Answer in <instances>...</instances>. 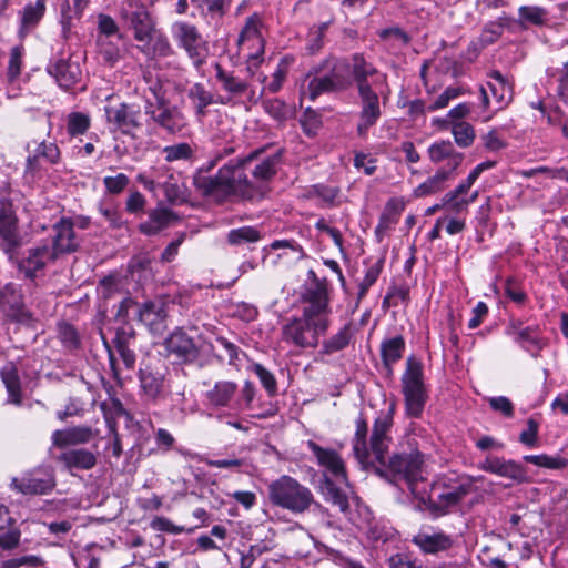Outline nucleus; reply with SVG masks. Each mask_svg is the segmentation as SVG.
I'll use <instances>...</instances> for the list:
<instances>
[{"label":"nucleus","mask_w":568,"mask_h":568,"mask_svg":"<svg viewBox=\"0 0 568 568\" xmlns=\"http://www.w3.org/2000/svg\"><path fill=\"white\" fill-rule=\"evenodd\" d=\"M392 425V412L375 419L371 435V448L374 459L372 465H368L365 470L396 486L404 483L412 493H415V485L422 479L423 455L418 450H412L409 453H396L387 457L392 442L389 436Z\"/></svg>","instance_id":"1"},{"label":"nucleus","mask_w":568,"mask_h":568,"mask_svg":"<svg viewBox=\"0 0 568 568\" xmlns=\"http://www.w3.org/2000/svg\"><path fill=\"white\" fill-rule=\"evenodd\" d=\"M266 146L253 150L248 155L236 160H230L219 169L215 175H206L210 171L199 169L193 176L194 186L205 196H213L224 200L230 196H237L243 200L262 197L263 193L257 192L248 180L245 170L254 160L266 151Z\"/></svg>","instance_id":"2"},{"label":"nucleus","mask_w":568,"mask_h":568,"mask_svg":"<svg viewBox=\"0 0 568 568\" xmlns=\"http://www.w3.org/2000/svg\"><path fill=\"white\" fill-rule=\"evenodd\" d=\"M314 73L301 88V93L312 101L323 93L344 92L353 85L357 88V77L375 74L376 67L362 53H354L349 58H327L314 68Z\"/></svg>","instance_id":"3"},{"label":"nucleus","mask_w":568,"mask_h":568,"mask_svg":"<svg viewBox=\"0 0 568 568\" xmlns=\"http://www.w3.org/2000/svg\"><path fill=\"white\" fill-rule=\"evenodd\" d=\"M357 94L361 101L359 120L356 126L357 134L365 136L382 115L381 102L386 103L390 95L387 74L376 68V73L357 77Z\"/></svg>","instance_id":"4"},{"label":"nucleus","mask_w":568,"mask_h":568,"mask_svg":"<svg viewBox=\"0 0 568 568\" xmlns=\"http://www.w3.org/2000/svg\"><path fill=\"white\" fill-rule=\"evenodd\" d=\"M267 490L272 505L290 510L292 514H303L314 503L311 489L287 475L272 481Z\"/></svg>","instance_id":"5"},{"label":"nucleus","mask_w":568,"mask_h":568,"mask_svg":"<svg viewBox=\"0 0 568 568\" xmlns=\"http://www.w3.org/2000/svg\"><path fill=\"white\" fill-rule=\"evenodd\" d=\"M329 326V320L316 322L302 315L292 318L283 326V339L300 348H314L318 345L320 336L324 335Z\"/></svg>","instance_id":"6"},{"label":"nucleus","mask_w":568,"mask_h":568,"mask_svg":"<svg viewBox=\"0 0 568 568\" xmlns=\"http://www.w3.org/2000/svg\"><path fill=\"white\" fill-rule=\"evenodd\" d=\"M405 407L408 416L417 418L426 404V390L423 383V368L414 357L406 361V369L402 377Z\"/></svg>","instance_id":"7"},{"label":"nucleus","mask_w":568,"mask_h":568,"mask_svg":"<svg viewBox=\"0 0 568 568\" xmlns=\"http://www.w3.org/2000/svg\"><path fill=\"white\" fill-rule=\"evenodd\" d=\"M121 18L133 31L135 41L150 44V37L155 32L156 21L146 6L140 0H124L120 9Z\"/></svg>","instance_id":"8"},{"label":"nucleus","mask_w":568,"mask_h":568,"mask_svg":"<svg viewBox=\"0 0 568 568\" xmlns=\"http://www.w3.org/2000/svg\"><path fill=\"white\" fill-rule=\"evenodd\" d=\"M171 33L179 48L183 49L193 65L200 69L205 63L209 47L196 26L186 21H175L171 27Z\"/></svg>","instance_id":"9"},{"label":"nucleus","mask_w":568,"mask_h":568,"mask_svg":"<svg viewBox=\"0 0 568 568\" xmlns=\"http://www.w3.org/2000/svg\"><path fill=\"white\" fill-rule=\"evenodd\" d=\"M166 356L175 364H194L202 355L201 337H193L183 328H175L164 339Z\"/></svg>","instance_id":"10"},{"label":"nucleus","mask_w":568,"mask_h":568,"mask_svg":"<svg viewBox=\"0 0 568 568\" xmlns=\"http://www.w3.org/2000/svg\"><path fill=\"white\" fill-rule=\"evenodd\" d=\"M304 307L302 315L314 321L329 320L332 312L326 278L316 280L315 285H310L302 294Z\"/></svg>","instance_id":"11"},{"label":"nucleus","mask_w":568,"mask_h":568,"mask_svg":"<svg viewBox=\"0 0 568 568\" xmlns=\"http://www.w3.org/2000/svg\"><path fill=\"white\" fill-rule=\"evenodd\" d=\"M145 114L171 134L181 132L186 125L183 113L176 106H170L165 97L160 94L156 95V104L146 101Z\"/></svg>","instance_id":"12"},{"label":"nucleus","mask_w":568,"mask_h":568,"mask_svg":"<svg viewBox=\"0 0 568 568\" xmlns=\"http://www.w3.org/2000/svg\"><path fill=\"white\" fill-rule=\"evenodd\" d=\"M106 121L121 133L134 136V132L142 128L141 109L131 103H120L114 106L104 108Z\"/></svg>","instance_id":"13"},{"label":"nucleus","mask_w":568,"mask_h":568,"mask_svg":"<svg viewBox=\"0 0 568 568\" xmlns=\"http://www.w3.org/2000/svg\"><path fill=\"white\" fill-rule=\"evenodd\" d=\"M22 245L18 217L9 201H0V247L6 254L13 253Z\"/></svg>","instance_id":"14"},{"label":"nucleus","mask_w":568,"mask_h":568,"mask_svg":"<svg viewBox=\"0 0 568 568\" xmlns=\"http://www.w3.org/2000/svg\"><path fill=\"white\" fill-rule=\"evenodd\" d=\"M47 72L65 91L74 88L82 79L81 65L72 55L53 58L47 65Z\"/></svg>","instance_id":"15"},{"label":"nucleus","mask_w":568,"mask_h":568,"mask_svg":"<svg viewBox=\"0 0 568 568\" xmlns=\"http://www.w3.org/2000/svg\"><path fill=\"white\" fill-rule=\"evenodd\" d=\"M11 486L23 495H45L55 486L52 470L36 469L20 478H13Z\"/></svg>","instance_id":"16"},{"label":"nucleus","mask_w":568,"mask_h":568,"mask_svg":"<svg viewBox=\"0 0 568 568\" xmlns=\"http://www.w3.org/2000/svg\"><path fill=\"white\" fill-rule=\"evenodd\" d=\"M0 307L12 321L30 325L32 313L26 307L21 291L13 284H7L0 293Z\"/></svg>","instance_id":"17"},{"label":"nucleus","mask_w":568,"mask_h":568,"mask_svg":"<svg viewBox=\"0 0 568 568\" xmlns=\"http://www.w3.org/2000/svg\"><path fill=\"white\" fill-rule=\"evenodd\" d=\"M484 471L510 479L515 484L528 481L527 469L515 460H506L497 456H487L479 465Z\"/></svg>","instance_id":"18"},{"label":"nucleus","mask_w":568,"mask_h":568,"mask_svg":"<svg viewBox=\"0 0 568 568\" xmlns=\"http://www.w3.org/2000/svg\"><path fill=\"white\" fill-rule=\"evenodd\" d=\"M112 344L119 353L125 368L133 369L136 363V332L129 322H124L116 327Z\"/></svg>","instance_id":"19"},{"label":"nucleus","mask_w":568,"mask_h":568,"mask_svg":"<svg viewBox=\"0 0 568 568\" xmlns=\"http://www.w3.org/2000/svg\"><path fill=\"white\" fill-rule=\"evenodd\" d=\"M97 433L91 426L79 425L54 430L51 440L52 445L58 448L79 446L90 443L97 436Z\"/></svg>","instance_id":"20"},{"label":"nucleus","mask_w":568,"mask_h":568,"mask_svg":"<svg viewBox=\"0 0 568 568\" xmlns=\"http://www.w3.org/2000/svg\"><path fill=\"white\" fill-rule=\"evenodd\" d=\"M57 258L55 253L45 243L29 248L27 256L20 261L19 268L26 277L33 280L38 271L43 270L48 263L54 262Z\"/></svg>","instance_id":"21"},{"label":"nucleus","mask_w":568,"mask_h":568,"mask_svg":"<svg viewBox=\"0 0 568 568\" xmlns=\"http://www.w3.org/2000/svg\"><path fill=\"white\" fill-rule=\"evenodd\" d=\"M73 222L70 219L62 217L54 224V236L50 248L55 253L57 257L61 254H68L78 250L79 243L75 239Z\"/></svg>","instance_id":"22"},{"label":"nucleus","mask_w":568,"mask_h":568,"mask_svg":"<svg viewBox=\"0 0 568 568\" xmlns=\"http://www.w3.org/2000/svg\"><path fill=\"white\" fill-rule=\"evenodd\" d=\"M307 445L321 466L325 467L335 479L347 484L344 462L336 450L323 448L312 440Z\"/></svg>","instance_id":"23"},{"label":"nucleus","mask_w":568,"mask_h":568,"mask_svg":"<svg viewBox=\"0 0 568 568\" xmlns=\"http://www.w3.org/2000/svg\"><path fill=\"white\" fill-rule=\"evenodd\" d=\"M69 470H90L97 466L98 456L87 448H70L55 457Z\"/></svg>","instance_id":"24"},{"label":"nucleus","mask_w":568,"mask_h":568,"mask_svg":"<svg viewBox=\"0 0 568 568\" xmlns=\"http://www.w3.org/2000/svg\"><path fill=\"white\" fill-rule=\"evenodd\" d=\"M237 390L239 387L235 382L217 381L206 390L205 399L210 407L232 408Z\"/></svg>","instance_id":"25"},{"label":"nucleus","mask_w":568,"mask_h":568,"mask_svg":"<svg viewBox=\"0 0 568 568\" xmlns=\"http://www.w3.org/2000/svg\"><path fill=\"white\" fill-rule=\"evenodd\" d=\"M368 426L367 422L359 417L356 420V432L353 439V453L362 469H366L372 465L374 459L373 450L371 448V440L367 442Z\"/></svg>","instance_id":"26"},{"label":"nucleus","mask_w":568,"mask_h":568,"mask_svg":"<svg viewBox=\"0 0 568 568\" xmlns=\"http://www.w3.org/2000/svg\"><path fill=\"white\" fill-rule=\"evenodd\" d=\"M165 318V305L161 301H146L139 307L138 321L153 332H158L163 327Z\"/></svg>","instance_id":"27"},{"label":"nucleus","mask_w":568,"mask_h":568,"mask_svg":"<svg viewBox=\"0 0 568 568\" xmlns=\"http://www.w3.org/2000/svg\"><path fill=\"white\" fill-rule=\"evenodd\" d=\"M216 79L221 83L222 89L230 94L227 99H221V103H229L232 98L242 97L248 89L246 79L235 75L233 72L226 71L219 63L215 64Z\"/></svg>","instance_id":"28"},{"label":"nucleus","mask_w":568,"mask_h":568,"mask_svg":"<svg viewBox=\"0 0 568 568\" xmlns=\"http://www.w3.org/2000/svg\"><path fill=\"white\" fill-rule=\"evenodd\" d=\"M489 78L493 81L487 82L488 93L490 92L495 100L496 110H503L513 100V87L499 71L490 72Z\"/></svg>","instance_id":"29"},{"label":"nucleus","mask_w":568,"mask_h":568,"mask_svg":"<svg viewBox=\"0 0 568 568\" xmlns=\"http://www.w3.org/2000/svg\"><path fill=\"white\" fill-rule=\"evenodd\" d=\"M139 381L144 394L155 400L163 390V374L154 369L151 364L142 363L139 369Z\"/></svg>","instance_id":"30"},{"label":"nucleus","mask_w":568,"mask_h":568,"mask_svg":"<svg viewBox=\"0 0 568 568\" xmlns=\"http://www.w3.org/2000/svg\"><path fill=\"white\" fill-rule=\"evenodd\" d=\"M174 219V213L169 209H153L149 212L148 220L139 224V230L148 236L156 235L166 229Z\"/></svg>","instance_id":"31"},{"label":"nucleus","mask_w":568,"mask_h":568,"mask_svg":"<svg viewBox=\"0 0 568 568\" xmlns=\"http://www.w3.org/2000/svg\"><path fill=\"white\" fill-rule=\"evenodd\" d=\"M47 9V0H37L36 3H28L20 11V27L18 34L23 39L34 29L43 18Z\"/></svg>","instance_id":"32"},{"label":"nucleus","mask_w":568,"mask_h":568,"mask_svg":"<svg viewBox=\"0 0 568 568\" xmlns=\"http://www.w3.org/2000/svg\"><path fill=\"white\" fill-rule=\"evenodd\" d=\"M514 342L534 358L540 357L541 351L548 345V338L540 334L538 325L527 326Z\"/></svg>","instance_id":"33"},{"label":"nucleus","mask_w":568,"mask_h":568,"mask_svg":"<svg viewBox=\"0 0 568 568\" xmlns=\"http://www.w3.org/2000/svg\"><path fill=\"white\" fill-rule=\"evenodd\" d=\"M413 542L420 548L425 554H438L448 550L453 540L450 536L445 532L426 534L419 532L413 538Z\"/></svg>","instance_id":"34"},{"label":"nucleus","mask_w":568,"mask_h":568,"mask_svg":"<svg viewBox=\"0 0 568 568\" xmlns=\"http://www.w3.org/2000/svg\"><path fill=\"white\" fill-rule=\"evenodd\" d=\"M405 345V339L402 335L382 341L381 358L388 376L393 375V365L403 357Z\"/></svg>","instance_id":"35"},{"label":"nucleus","mask_w":568,"mask_h":568,"mask_svg":"<svg viewBox=\"0 0 568 568\" xmlns=\"http://www.w3.org/2000/svg\"><path fill=\"white\" fill-rule=\"evenodd\" d=\"M162 185L166 201L171 204L184 203L187 199V189L179 176H175L170 170L162 171Z\"/></svg>","instance_id":"36"},{"label":"nucleus","mask_w":568,"mask_h":568,"mask_svg":"<svg viewBox=\"0 0 568 568\" xmlns=\"http://www.w3.org/2000/svg\"><path fill=\"white\" fill-rule=\"evenodd\" d=\"M265 153V151L260 155V158L256 160L258 161L254 169L251 171L253 178L258 181H270L272 178H274L277 173V168L281 164L282 156H283V150L280 149L275 153L265 155L262 158V155Z\"/></svg>","instance_id":"37"},{"label":"nucleus","mask_w":568,"mask_h":568,"mask_svg":"<svg viewBox=\"0 0 568 568\" xmlns=\"http://www.w3.org/2000/svg\"><path fill=\"white\" fill-rule=\"evenodd\" d=\"M321 490L327 503L336 506L344 514L348 511L349 503L346 491L339 488L326 474H324L321 481Z\"/></svg>","instance_id":"38"},{"label":"nucleus","mask_w":568,"mask_h":568,"mask_svg":"<svg viewBox=\"0 0 568 568\" xmlns=\"http://www.w3.org/2000/svg\"><path fill=\"white\" fill-rule=\"evenodd\" d=\"M354 335L352 322L346 323L336 334L323 341L321 354L332 355L346 348Z\"/></svg>","instance_id":"39"},{"label":"nucleus","mask_w":568,"mask_h":568,"mask_svg":"<svg viewBox=\"0 0 568 568\" xmlns=\"http://www.w3.org/2000/svg\"><path fill=\"white\" fill-rule=\"evenodd\" d=\"M187 98L191 100L195 115L202 119L206 115V108L214 103L211 91L206 90L202 83H194L187 90Z\"/></svg>","instance_id":"40"},{"label":"nucleus","mask_w":568,"mask_h":568,"mask_svg":"<svg viewBox=\"0 0 568 568\" xmlns=\"http://www.w3.org/2000/svg\"><path fill=\"white\" fill-rule=\"evenodd\" d=\"M150 38V44L140 47L143 53L158 58H168L174 54V50L163 32L156 29Z\"/></svg>","instance_id":"41"},{"label":"nucleus","mask_w":568,"mask_h":568,"mask_svg":"<svg viewBox=\"0 0 568 568\" xmlns=\"http://www.w3.org/2000/svg\"><path fill=\"white\" fill-rule=\"evenodd\" d=\"M1 378L8 392V404L20 406L22 404L21 382L16 368L2 369Z\"/></svg>","instance_id":"42"},{"label":"nucleus","mask_w":568,"mask_h":568,"mask_svg":"<svg viewBox=\"0 0 568 568\" xmlns=\"http://www.w3.org/2000/svg\"><path fill=\"white\" fill-rule=\"evenodd\" d=\"M261 239V231L257 227L251 225L232 229L226 234V242L232 246L256 243Z\"/></svg>","instance_id":"43"},{"label":"nucleus","mask_w":568,"mask_h":568,"mask_svg":"<svg viewBox=\"0 0 568 568\" xmlns=\"http://www.w3.org/2000/svg\"><path fill=\"white\" fill-rule=\"evenodd\" d=\"M450 178V171L439 169L433 176L428 178L425 182L419 184L414 190L416 197L426 196L429 194L437 193L443 190L445 182Z\"/></svg>","instance_id":"44"},{"label":"nucleus","mask_w":568,"mask_h":568,"mask_svg":"<svg viewBox=\"0 0 568 568\" xmlns=\"http://www.w3.org/2000/svg\"><path fill=\"white\" fill-rule=\"evenodd\" d=\"M58 338L68 351H75L81 347V335L79 331L68 322H59L57 325Z\"/></svg>","instance_id":"45"},{"label":"nucleus","mask_w":568,"mask_h":568,"mask_svg":"<svg viewBox=\"0 0 568 568\" xmlns=\"http://www.w3.org/2000/svg\"><path fill=\"white\" fill-rule=\"evenodd\" d=\"M459 503L456 499V496H454L450 490L442 491L437 496V500L428 498L426 506L427 509L435 516H444L448 513V510L458 505Z\"/></svg>","instance_id":"46"},{"label":"nucleus","mask_w":568,"mask_h":568,"mask_svg":"<svg viewBox=\"0 0 568 568\" xmlns=\"http://www.w3.org/2000/svg\"><path fill=\"white\" fill-rule=\"evenodd\" d=\"M452 133L456 144L460 148L470 146L476 136L474 126L465 121L454 123L452 126Z\"/></svg>","instance_id":"47"},{"label":"nucleus","mask_w":568,"mask_h":568,"mask_svg":"<svg viewBox=\"0 0 568 568\" xmlns=\"http://www.w3.org/2000/svg\"><path fill=\"white\" fill-rule=\"evenodd\" d=\"M91 125V119L82 112H71L68 115L67 132L70 136L84 134Z\"/></svg>","instance_id":"48"},{"label":"nucleus","mask_w":568,"mask_h":568,"mask_svg":"<svg viewBox=\"0 0 568 568\" xmlns=\"http://www.w3.org/2000/svg\"><path fill=\"white\" fill-rule=\"evenodd\" d=\"M191 2L212 18H222L231 6V0H191Z\"/></svg>","instance_id":"49"},{"label":"nucleus","mask_w":568,"mask_h":568,"mask_svg":"<svg viewBox=\"0 0 568 568\" xmlns=\"http://www.w3.org/2000/svg\"><path fill=\"white\" fill-rule=\"evenodd\" d=\"M524 460L536 465L538 467L549 468V469H561L567 466V460L559 456H549L546 454L541 455H526L524 456Z\"/></svg>","instance_id":"50"},{"label":"nucleus","mask_w":568,"mask_h":568,"mask_svg":"<svg viewBox=\"0 0 568 568\" xmlns=\"http://www.w3.org/2000/svg\"><path fill=\"white\" fill-rule=\"evenodd\" d=\"M162 152L166 162L190 160L194 155L192 146L186 142L164 146Z\"/></svg>","instance_id":"51"},{"label":"nucleus","mask_w":568,"mask_h":568,"mask_svg":"<svg viewBox=\"0 0 568 568\" xmlns=\"http://www.w3.org/2000/svg\"><path fill=\"white\" fill-rule=\"evenodd\" d=\"M265 111L277 121H285L292 116V108L280 99H268L263 102Z\"/></svg>","instance_id":"52"},{"label":"nucleus","mask_w":568,"mask_h":568,"mask_svg":"<svg viewBox=\"0 0 568 568\" xmlns=\"http://www.w3.org/2000/svg\"><path fill=\"white\" fill-rule=\"evenodd\" d=\"M121 290V277L119 274H110L104 276L98 285V294L104 300L112 298Z\"/></svg>","instance_id":"53"},{"label":"nucleus","mask_w":568,"mask_h":568,"mask_svg":"<svg viewBox=\"0 0 568 568\" xmlns=\"http://www.w3.org/2000/svg\"><path fill=\"white\" fill-rule=\"evenodd\" d=\"M22 54H23V48L22 47H13L10 50V57L7 68V79L9 83H13L21 73L22 68Z\"/></svg>","instance_id":"54"},{"label":"nucleus","mask_w":568,"mask_h":568,"mask_svg":"<svg viewBox=\"0 0 568 568\" xmlns=\"http://www.w3.org/2000/svg\"><path fill=\"white\" fill-rule=\"evenodd\" d=\"M260 18L256 14H253L246 19L245 26L242 29L239 36V44L243 43L246 40H256L257 43L263 47V39L260 36L258 31Z\"/></svg>","instance_id":"55"},{"label":"nucleus","mask_w":568,"mask_h":568,"mask_svg":"<svg viewBox=\"0 0 568 568\" xmlns=\"http://www.w3.org/2000/svg\"><path fill=\"white\" fill-rule=\"evenodd\" d=\"M253 372L257 375L261 384L267 392L270 397L277 395V383L274 375L266 369L262 364H254Z\"/></svg>","instance_id":"56"},{"label":"nucleus","mask_w":568,"mask_h":568,"mask_svg":"<svg viewBox=\"0 0 568 568\" xmlns=\"http://www.w3.org/2000/svg\"><path fill=\"white\" fill-rule=\"evenodd\" d=\"M474 479H468L466 481H460L455 486H450L446 480L437 481L433 486V490H437L440 487L448 488L450 493L456 496L458 503H460L468 494H470L474 489L473 486Z\"/></svg>","instance_id":"57"},{"label":"nucleus","mask_w":568,"mask_h":568,"mask_svg":"<svg viewBox=\"0 0 568 568\" xmlns=\"http://www.w3.org/2000/svg\"><path fill=\"white\" fill-rule=\"evenodd\" d=\"M33 153L50 164H57L60 161V150L54 142L42 141L38 143Z\"/></svg>","instance_id":"58"},{"label":"nucleus","mask_w":568,"mask_h":568,"mask_svg":"<svg viewBox=\"0 0 568 568\" xmlns=\"http://www.w3.org/2000/svg\"><path fill=\"white\" fill-rule=\"evenodd\" d=\"M454 150L455 149L450 141L435 142L428 148V156L432 162L439 163L447 160Z\"/></svg>","instance_id":"59"},{"label":"nucleus","mask_w":568,"mask_h":568,"mask_svg":"<svg viewBox=\"0 0 568 568\" xmlns=\"http://www.w3.org/2000/svg\"><path fill=\"white\" fill-rule=\"evenodd\" d=\"M464 92L462 87H447L444 92L437 97L434 103L428 106V111L433 112L447 106L452 100L460 97Z\"/></svg>","instance_id":"60"},{"label":"nucleus","mask_w":568,"mask_h":568,"mask_svg":"<svg viewBox=\"0 0 568 568\" xmlns=\"http://www.w3.org/2000/svg\"><path fill=\"white\" fill-rule=\"evenodd\" d=\"M150 527L155 531H163L173 535H179L184 531H193V528L185 530L184 527L173 524L170 519L165 517H154L150 523Z\"/></svg>","instance_id":"61"},{"label":"nucleus","mask_w":568,"mask_h":568,"mask_svg":"<svg viewBox=\"0 0 568 568\" xmlns=\"http://www.w3.org/2000/svg\"><path fill=\"white\" fill-rule=\"evenodd\" d=\"M140 306L141 304L138 303L134 298L126 296L120 302L115 318L122 323L129 322L130 313L133 311L134 318L138 320V311Z\"/></svg>","instance_id":"62"},{"label":"nucleus","mask_w":568,"mask_h":568,"mask_svg":"<svg viewBox=\"0 0 568 568\" xmlns=\"http://www.w3.org/2000/svg\"><path fill=\"white\" fill-rule=\"evenodd\" d=\"M519 19L539 26L544 22L545 10L539 7L521 6L518 9Z\"/></svg>","instance_id":"63"},{"label":"nucleus","mask_w":568,"mask_h":568,"mask_svg":"<svg viewBox=\"0 0 568 568\" xmlns=\"http://www.w3.org/2000/svg\"><path fill=\"white\" fill-rule=\"evenodd\" d=\"M98 30L100 34L105 37L119 34L120 31L116 21L105 13H100L98 16Z\"/></svg>","instance_id":"64"}]
</instances>
